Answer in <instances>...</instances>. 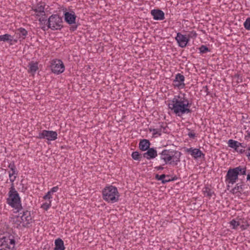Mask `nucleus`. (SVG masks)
Returning <instances> with one entry per match:
<instances>
[{
  "label": "nucleus",
  "mask_w": 250,
  "mask_h": 250,
  "mask_svg": "<svg viewBox=\"0 0 250 250\" xmlns=\"http://www.w3.org/2000/svg\"><path fill=\"white\" fill-rule=\"evenodd\" d=\"M191 104L185 93L174 96L171 100L168 101L169 109L178 116L191 113V110L189 109Z\"/></svg>",
  "instance_id": "nucleus-1"
},
{
  "label": "nucleus",
  "mask_w": 250,
  "mask_h": 250,
  "mask_svg": "<svg viewBox=\"0 0 250 250\" xmlns=\"http://www.w3.org/2000/svg\"><path fill=\"white\" fill-rule=\"evenodd\" d=\"M181 154L178 150L165 149L159 153V157L157 160L162 163L163 166L167 164L177 166L180 162Z\"/></svg>",
  "instance_id": "nucleus-2"
},
{
  "label": "nucleus",
  "mask_w": 250,
  "mask_h": 250,
  "mask_svg": "<svg viewBox=\"0 0 250 250\" xmlns=\"http://www.w3.org/2000/svg\"><path fill=\"white\" fill-rule=\"evenodd\" d=\"M8 194L9 197L7 199V204L16 210V212H19L22 209V207L21 198L18 192L14 188V184H12Z\"/></svg>",
  "instance_id": "nucleus-3"
},
{
  "label": "nucleus",
  "mask_w": 250,
  "mask_h": 250,
  "mask_svg": "<svg viewBox=\"0 0 250 250\" xmlns=\"http://www.w3.org/2000/svg\"><path fill=\"white\" fill-rule=\"evenodd\" d=\"M103 199L108 203L118 202L120 194L116 187L112 185L105 187L102 191Z\"/></svg>",
  "instance_id": "nucleus-4"
},
{
  "label": "nucleus",
  "mask_w": 250,
  "mask_h": 250,
  "mask_svg": "<svg viewBox=\"0 0 250 250\" xmlns=\"http://www.w3.org/2000/svg\"><path fill=\"white\" fill-rule=\"evenodd\" d=\"M15 247V236L8 232L0 235V250H13Z\"/></svg>",
  "instance_id": "nucleus-5"
},
{
  "label": "nucleus",
  "mask_w": 250,
  "mask_h": 250,
  "mask_svg": "<svg viewBox=\"0 0 250 250\" xmlns=\"http://www.w3.org/2000/svg\"><path fill=\"white\" fill-rule=\"evenodd\" d=\"M62 23V18L57 14H53L48 19V28L52 30H61Z\"/></svg>",
  "instance_id": "nucleus-6"
},
{
  "label": "nucleus",
  "mask_w": 250,
  "mask_h": 250,
  "mask_svg": "<svg viewBox=\"0 0 250 250\" xmlns=\"http://www.w3.org/2000/svg\"><path fill=\"white\" fill-rule=\"evenodd\" d=\"M51 69L53 73L56 74L62 73L64 71V65L60 60H53L51 63Z\"/></svg>",
  "instance_id": "nucleus-7"
},
{
  "label": "nucleus",
  "mask_w": 250,
  "mask_h": 250,
  "mask_svg": "<svg viewBox=\"0 0 250 250\" xmlns=\"http://www.w3.org/2000/svg\"><path fill=\"white\" fill-rule=\"evenodd\" d=\"M58 134L56 131L43 130L40 132L37 138L40 139H46L48 141H54L57 139Z\"/></svg>",
  "instance_id": "nucleus-8"
},
{
  "label": "nucleus",
  "mask_w": 250,
  "mask_h": 250,
  "mask_svg": "<svg viewBox=\"0 0 250 250\" xmlns=\"http://www.w3.org/2000/svg\"><path fill=\"white\" fill-rule=\"evenodd\" d=\"M226 182L229 184H233L238 178V173L235 168H229L225 177Z\"/></svg>",
  "instance_id": "nucleus-9"
},
{
  "label": "nucleus",
  "mask_w": 250,
  "mask_h": 250,
  "mask_svg": "<svg viewBox=\"0 0 250 250\" xmlns=\"http://www.w3.org/2000/svg\"><path fill=\"white\" fill-rule=\"evenodd\" d=\"M168 127L164 123H159L157 128H150V131L152 132L153 136L157 137L160 136L162 133H167L168 132Z\"/></svg>",
  "instance_id": "nucleus-10"
},
{
  "label": "nucleus",
  "mask_w": 250,
  "mask_h": 250,
  "mask_svg": "<svg viewBox=\"0 0 250 250\" xmlns=\"http://www.w3.org/2000/svg\"><path fill=\"white\" fill-rule=\"evenodd\" d=\"M185 151L190 154L194 159H198L201 157L204 158L205 154L199 148L190 147L186 149Z\"/></svg>",
  "instance_id": "nucleus-11"
},
{
  "label": "nucleus",
  "mask_w": 250,
  "mask_h": 250,
  "mask_svg": "<svg viewBox=\"0 0 250 250\" xmlns=\"http://www.w3.org/2000/svg\"><path fill=\"white\" fill-rule=\"evenodd\" d=\"M175 40L178 42L179 46L182 48L185 47L188 42L189 41L187 38V35H183L180 32L177 33Z\"/></svg>",
  "instance_id": "nucleus-12"
},
{
  "label": "nucleus",
  "mask_w": 250,
  "mask_h": 250,
  "mask_svg": "<svg viewBox=\"0 0 250 250\" xmlns=\"http://www.w3.org/2000/svg\"><path fill=\"white\" fill-rule=\"evenodd\" d=\"M21 222L24 227H28V225L32 223V217L30 211L28 210L23 211L21 216Z\"/></svg>",
  "instance_id": "nucleus-13"
},
{
  "label": "nucleus",
  "mask_w": 250,
  "mask_h": 250,
  "mask_svg": "<svg viewBox=\"0 0 250 250\" xmlns=\"http://www.w3.org/2000/svg\"><path fill=\"white\" fill-rule=\"evenodd\" d=\"M184 81V76L180 73H178L176 75L175 79L173 81V85L175 87H177L178 88H183L185 86Z\"/></svg>",
  "instance_id": "nucleus-14"
},
{
  "label": "nucleus",
  "mask_w": 250,
  "mask_h": 250,
  "mask_svg": "<svg viewBox=\"0 0 250 250\" xmlns=\"http://www.w3.org/2000/svg\"><path fill=\"white\" fill-rule=\"evenodd\" d=\"M64 21L69 24L75 23L76 16L74 12H65L64 13Z\"/></svg>",
  "instance_id": "nucleus-15"
},
{
  "label": "nucleus",
  "mask_w": 250,
  "mask_h": 250,
  "mask_svg": "<svg viewBox=\"0 0 250 250\" xmlns=\"http://www.w3.org/2000/svg\"><path fill=\"white\" fill-rule=\"evenodd\" d=\"M150 13L155 20L161 21L165 19V13L161 10L153 9Z\"/></svg>",
  "instance_id": "nucleus-16"
},
{
  "label": "nucleus",
  "mask_w": 250,
  "mask_h": 250,
  "mask_svg": "<svg viewBox=\"0 0 250 250\" xmlns=\"http://www.w3.org/2000/svg\"><path fill=\"white\" fill-rule=\"evenodd\" d=\"M147 151L143 154V157L147 160H150L157 156V152L154 148H149Z\"/></svg>",
  "instance_id": "nucleus-17"
},
{
  "label": "nucleus",
  "mask_w": 250,
  "mask_h": 250,
  "mask_svg": "<svg viewBox=\"0 0 250 250\" xmlns=\"http://www.w3.org/2000/svg\"><path fill=\"white\" fill-rule=\"evenodd\" d=\"M33 10L36 12V16L45 15L44 5L42 3L37 4L35 8L33 9Z\"/></svg>",
  "instance_id": "nucleus-18"
},
{
  "label": "nucleus",
  "mask_w": 250,
  "mask_h": 250,
  "mask_svg": "<svg viewBox=\"0 0 250 250\" xmlns=\"http://www.w3.org/2000/svg\"><path fill=\"white\" fill-rule=\"evenodd\" d=\"M150 143L148 140H141L139 144V147L142 151H146L149 148Z\"/></svg>",
  "instance_id": "nucleus-19"
},
{
  "label": "nucleus",
  "mask_w": 250,
  "mask_h": 250,
  "mask_svg": "<svg viewBox=\"0 0 250 250\" xmlns=\"http://www.w3.org/2000/svg\"><path fill=\"white\" fill-rule=\"evenodd\" d=\"M14 41L15 42H17V40H13V37L8 34H5L4 35H0V42H7L12 44L11 42Z\"/></svg>",
  "instance_id": "nucleus-20"
},
{
  "label": "nucleus",
  "mask_w": 250,
  "mask_h": 250,
  "mask_svg": "<svg viewBox=\"0 0 250 250\" xmlns=\"http://www.w3.org/2000/svg\"><path fill=\"white\" fill-rule=\"evenodd\" d=\"M16 34L19 36V39L24 40L28 34V32L24 28L21 27L16 30Z\"/></svg>",
  "instance_id": "nucleus-21"
},
{
  "label": "nucleus",
  "mask_w": 250,
  "mask_h": 250,
  "mask_svg": "<svg viewBox=\"0 0 250 250\" xmlns=\"http://www.w3.org/2000/svg\"><path fill=\"white\" fill-rule=\"evenodd\" d=\"M55 247L54 250H64L63 241L60 238H58L55 241Z\"/></svg>",
  "instance_id": "nucleus-22"
},
{
  "label": "nucleus",
  "mask_w": 250,
  "mask_h": 250,
  "mask_svg": "<svg viewBox=\"0 0 250 250\" xmlns=\"http://www.w3.org/2000/svg\"><path fill=\"white\" fill-rule=\"evenodd\" d=\"M169 176H170L169 175H165L164 174H162L161 175L156 174L155 179L158 181H161L162 183L165 184L167 183L170 182L169 179H168V180H164V178L169 177Z\"/></svg>",
  "instance_id": "nucleus-23"
},
{
  "label": "nucleus",
  "mask_w": 250,
  "mask_h": 250,
  "mask_svg": "<svg viewBox=\"0 0 250 250\" xmlns=\"http://www.w3.org/2000/svg\"><path fill=\"white\" fill-rule=\"evenodd\" d=\"M244 185L242 183H238L235 187L231 189V192L233 194H236L237 192L241 193L243 191Z\"/></svg>",
  "instance_id": "nucleus-24"
},
{
  "label": "nucleus",
  "mask_w": 250,
  "mask_h": 250,
  "mask_svg": "<svg viewBox=\"0 0 250 250\" xmlns=\"http://www.w3.org/2000/svg\"><path fill=\"white\" fill-rule=\"evenodd\" d=\"M10 170L12 171V172H10V171L9 172V180L10 182H12V184H13V182L17 178V176H15L14 175L18 174V171L16 169V167H15V168H13Z\"/></svg>",
  "instance_id": "nucleus-25"
},
{
  "label": "nucleus",
  "mask_w": 250,
  "mask_h": 250,
  "mask_svg": "<svg viewBox=\"0 0 250 250\" xmlns=\"http://www.w3.org/2000/svg\"><path fill=\"white\" fill-rule=\"evenodd\" d=\"M202 191L204 196H207L209 198H210L212 196V194H214V192L208 187H205L203 188Z\"/></svg>",
  "instance_id": "nucleus-26"
},
{
  "label": "nucleus",
  "mask_w": 250,
  "mask_h": 250,
  "mask_svg": "<svg viewBox=\"0 0 250 250\" xmlns=\"http://www.w3.org/2000/svg\"><path fill=\"white\" fill-rule=\"evenodd\" d=\"M29 71L31 73H35L38 69V63L31 62L29 63Z\"/></svg>",
  "instance_id": "nucleus-27"
},
{
  "label": "nucleus",
  "mask_w": 250,
  "mask_h": 250,
  "mask_svg": "<svg viewBox=\"0 0 250 250\" xmlns=\"http://www.w3.org/2000/svg\"><path fill=\"white\" fill-rule=\"evenodd\" d=\"M238 144H239V142L233 140L232 139H230L228 141V146L229 147L231 148H234L236 149L238 147Z\"/></svg>",
  "instance_id": "nucleus-28"
},
{
  "label": "nucleus",
  "mask_w": 250,
  "mask_h": 250,
  "mask_svg": "<svg viewBox=\"0 0 250 250\" xmlns=\"http://www.w3.org/2000/svg\"><path fill=\"white\" fill-rule=\"evenodd\" d=\"M229 224L230 226H232V229H236L237 227L241 224V222L237 221L235 219H232L230 222Z\"/></svg>",
  "instance_id": "nucleus-29"
},
{
  "label": "nucleus",
  "mask_w": 250,
  "mask_h": 250,
  "mask_svg": "<svg viewBox=\"0 0 250 250\" xmlns=\"http://www.w3.org/2000/svg\"><path fill=\"white\" fill-rule=\"evenodd\" d=\"M236 168V170L238 173L239 174L241 175H246V167H242L241 166L237 167H235Z\"/></svg>",
  "instance_id": "nucleus-30"
},
{
  "label": "nucleus",
  "mask_w": 250,
  "mask_h": 250,
  "mask_svg": "<svg viewBox=\"0 0 250 250\" xmlns=\"http://www.w3.org/2000/svg\"><path fill=\"white\" fill-rule=\"evenodd\" d=\"M131 157L134 160L137 161H140L142 158L141 154H140L138 151L133 152L131 154Z\"/></svg>",
  "instance_id": "nucleus-31"
},
{
  "label": "nucleus",
  "mask_w": 250,
  "mask_h": 250,
  "mask_svg": "<svg viewBox=\"0 0 250 250\" xmlns=\"http://www.w3.org/2000/svg\"><path fill=\"white\" fill-rule=\"evenodd\" d=\"M187 38L189 41L190 39H195L197 36V34L194 31H191L187 34Z\"/></svg>",
  "instance_id": "nucleus-32"
},
{
  "label": "nucleus",
  "mask_w": 250,
  "mask_h": 250,
  "mask_svg": "<svg viewBox=\"0 0 250 250\" xmlns=\"http://www.w3.org/2000/svg\"><path fill=\"white\" fill-rule=\"evenodd\" d=\"M51 206V201L50 200L49 201V202H45L43 203L42 206L41 208L44 209L45 210H47Z\"/></svg>",
  "instance_id": "nucleus-33"
},
{
  "label": "nucleus",
  "mask_w": 250,
  "mask_h": 250,
  "mask_svg": "<svg viewBox=\"0 0 250 250\" xmlns=\"http://www.w3.org/2000/svg\"><path fill=\"white\" fill-rule=\"evenodd\" d=\"M241 221V223H245V224H242V225H240V228H241V229L242 230H245L246 229H247L248 227L250 226V224H249V223L247 222V221H245L244 222V220L243 219H240Z\"/></svg>",
  "instance_id": "nucleus-34"
},
{
  "label": "nucleus",
  "mask_w": 250,
  "mask_h": 250,
  "mask_svg": "<svg viewBox=\"0 0 250 250\" xmlns=\"http://www.w3.org/2000/svg\"><path fill=\"white\" fill-rule=\"evenodd\" d=\"M244 26L248 30H250V18H248L244 23Z\"/></svg>",
  "instance_id": "nucleus-35"
},
{
  "label": "nucleus",
  "mask_w": 250,
  "mask_h": 250,
  "mask_svg": "<svg viewBox=\"0 0 250 250\" xmlns=\"http://www.w3.org/2000/svg\"><path fill=\"white\" fill-rule=\"evenodd\" d=\"M199 50L201 53H205L209 51V49L206 46L204 45H201L199 48Z\"/></svg>",
  "instance_id": "nucleus-36"
},
{
  "label": "nucleus",
  "mask_w": 250,
  "mask_h": 250,
  "mask_svg": "<svg viewBox=\"0 0 250 250\" xmlns=\"http://www.w3.org/2000/svg\"><path fill=\"white\" fill-rule=\"evenodd\" d=\"M39 21H40L41 24L43 25L44 26H48V20L45 19L44 18H40L39 20Z\"/></svg>",
  "instance_id": "nucleus-37"
},
{
  "label": "nucleus",
  "mask_w": 250,
  "mask_h": 250,
  "mask_svg": "<svg viewBox=\"0 0 250 250\" xmlns=\"http://www.w3.org/2000/svg\"><path fill=\"white\" fill-rule=\"evenodd\" d=\"M52 193L50 191H48L47 193L43 197V198L45 200L49 199L50 200L52 198Z\"/></svg>",
  "instance_id": "nucleus-38"
},
{
  "label": "nucleus",
  "mask_w": 250,
  "mask_h": 250,
  "mask_svg": "<svg viewBox=\"0 0 250 250\" xmlns=\"http://www.w3.org/2000/svg\"><path fill=\"white\" fill-rule=\"evenodd\" d=\"M59 188L58 186L54 187L52 188L50 191L53 194L54 192H56L58 191Z\"/></svg>",
  "instance_id": "nucleus-39"
},
{
  "label": "nucleus",
  "mask_w": 250,
  "mask_h": 250,
  "mask_svg": "<svg viewBox=\"0 0 250 250\" xmlns=\"http://www.w3.org/2000/svg\"><path fill=\"white\" fill-rule=\"evenodd\" d=\"M189 138L194 139L195 137V134L194 132H190L188 133Z\"/></svg>",
  "instance_id": "nucleus-40"
},
{
  "label": "nucleus",
  "mask_w": 250,
  "mask_h": 250,
  "mask_svg": "<svg viewBox=\"0 0 250 250\" xmlns=\"http://www.w3.org/2000/svg\"><path fill=\"white\" fill-rule=\"evenodd\" d=\"M16 167V166L15 165V164L14 163V162H11L9 165H8V167L11 169H12L13 168H15Z\"/></svg>",
  "instance_id": "nucleus-41"
},
{
  "label": "nucleus",
  "mask_w": 250,
  "mask_h": 250,
  "mask_svg": "<svg viewBox=\"0 0 250 250\" xmlns=\"http://www.w3.org/2000/svg\"><path fill=\"white\" fill-rule=\"evenodd\" d=\"M78 26L77 25H72L70 28V30L71 31H75L77 28Z\"/></svg>",
  "instance_id": "nucleus-42"
},
{
  "label": "nucleus",
  "mask_w": 250,
  "mask_h": 250,
  "mask_svg": "<svg viewBox=\"0 0 250 250\" xmlns=\"http://www.w3.org/2000/svg\"><path fill=\"white\" fill-rule=\"evenodd\" d=\"M163 166L162 165L161 166L156 167H155V169H156L157 170H163L164 168Z\"/></svg>",
  "instance_id": "nucleus-43"
},
{
  "label": "nucleus",
  "mask_w": 250,
  "mask_h": 250,
  "mask_svg": "<svg viewBox=\"0 0 250 250\" xmlns=\"http://www.w3.org/2000/svg\"><path fill=\"white\" fill-rule=\"evenodd\" d=\"M247 135H246L245 137V139L247 140H248L249 138H250V131H247Z\"/></svg>",
  "instance_id": "nucleus-44"
},
{
  "label": "nucleus",
  "mask_w": 250,
  "mask_h": 250,
  "mask_svg": "<svg viewBox=\"0 0 250 250\" xmlns=\"http://www.w3.org/2000/svg\"><path fill=\"white\" fill-rule=\"evenodd\" d=\"M247 180L250 182V172L247 175Z\"/></svg>",
  "instance_id": "nucleus-45"
},
{
  "label": "nucleus",
  "mask_w": 250,
  "mask_h": 250,
  "mask_svg": "<svg viewBox=\"0 0 250 250\" xmlns=\"http://www.w3.org/2000/svg\"><path fill=\"white\" fill-rule=\"evenodd\" d=\"M176 179H177V178H176V177H173V178H171V179H169V180H170V181H174V180H176Z\"/></svg>",
  "instance_id": "nucleus-46"
},
{
  "label": "nucleus",
  "mask_w": 250,
  "mask_h": 250,
  "mask_svg": "<svg viewBox=\"0 0 250 250\" xmlns=\"http://www.w3.org/2000/svg\"><path fill=\"white\" fill-rule=\"evenodd\" d=\"M238 147L241 146V147H245V146L242 145V144L240 143L239 142V144H238Z\"/></svg>",
  "instance_id": "nucleus-47"
},
{
  "label": "nucleus",
  "mask_w": 250,
  "mask_h": 250,
  "mask_svg": "<svg viewBox=\"0 0 250 250\" xmlns=\"http://www.w3.org/2000/svg\"><path fill=\"white\" fill-rule=\"evenodd\" d=\"M247 156H248L249 160L250 161V153H248Z\"/></svg>",
  "instance_id": "nucleus-48"
},
{
  "label": "nucleus",
  "mask_w": 250,
  "mask_h": 250,
  "mask_svg": "<svg viewBox=\"0 0 250 250\" xmlns=\"http://www.w3.org/2000/svg\"><path fill=\"white\" fill-rule=\"evenodd\" d=\"M247 151H248V153H250V147H249Z\"/></svg>",
  "instance_id": "nucleus-49"
},
{
  "label": "nucleus",
  "mask_w": 250,
  "mask_h": 250,
  "mask_svg": "<svg viewBox=\"0 0 250 250\" xmlns=\"http://www.w3.org/2000/svg\"><path fill=\"white\" fill-rule=\"evenodd\" d=\"M168 179H170V178L169 177H168L166 179V178H164V180H168Z\"/></svg>",
  "instance_id": "nucleus-50"
},
{
  "label": "nucleus",
  "mask_w": 250,
  "mask_h": 250,
  "mask_svg": "<svg viewBox=\"0 0 250 250\" xmlns=\"http://www.w3.org/2000/svg\"><path fill=\"white\" fill-rule=\"evenodd\" d=\"M44 28H45V27H42V29H43V30H45Z\"/></svg>",
  "instance_id": "nucleus-51"
}]
</instances>
